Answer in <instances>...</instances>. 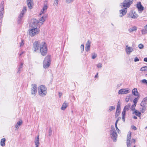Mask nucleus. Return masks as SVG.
<instances>
[{
	"instance_id": "28",
	"label": "nucleus",
	"mask_w": 147,
	"mask_h": 147,
	"mask_svg": "<svg viewBox=\"0 0 147 147\" xmlns=\"http://www.w3.org/2000/svg\"><path fill=\"white\" fill-rule=\"evenodd\" d=\"M138 17V16L137 15L135 14V13L131 14V16H130L131 17L134 19Z\"/></svg>"
},
{
	"instance_id": "57",
	"label": "nucleus",
	"mask_w": 147,
	"mask_h": 147,
	"mask_svg": "<svg viewBox=\"0 0 147 147\" xmlns=\"http://www.w3.org/2000/svg\"><path fill=\"white\" fill-rule=\"evenodd\" d=\"M22 18H18V22L19 23H21L22 22Z\"/></svg>"
},
{
	"instance_id": "41",
	"label": "nucleus",
	"mask_w": 147,
	"mask_h": 147,
	"mask_svg": "<svg viewBox=\"0 0 147 147\" xmlns=\"http://www.w3.org/2000/svg\"><path fill=\"white\" fill-rule=\"evenodd\" d=\"M130 97V96H126L125 98V101L126 102H128L129 100Z\"/></svg>"
},
{
	"instance_id": "3",
	"label": "nucleus",
	"mask_w": 147,
	"mask_h": 147,
	"mask_svg": "<svg viewBox=\"0 0 147 147\" xmlns=\"http://www.w3.org/2000/svg\"><path fill=\"white\" fill-rule=\"evenodd\" d=\"M42 42L36 41L33 44V50L34 52H36L37 51H39L40 48L42 46Z\"/></svg>"
},
{
	"instance_id": "53",
	"label": "nucleus",
	"mask_w": 147,
	"mask_h": 147,
	"mask_svg": "<svg viewBox=\"0 0 147 147\" xmlns=\"http://www.w3.org/2000/svg\"><path fill=\"white\" fill-rule=\"evenodd\" d=\"M24 44V43H23V40H22L21 42L20 43V47H22L23 46Z\"/></svg>"
},
{
	"instance_id": "22",
	"label": "nucleus",
	"mask_w": 147,
	"mask_h": 147,
	"mask_svg": "<svg viewBox=\"0 0 147 147\" xmlns=\"http://www.w3.org/2000/svg\"><path fill=\"white\" fill-rule=\"evenodd\" d=\"M141 32L142 34L147 33V24L144 26V28L142 30Z\"/></svg>"
},
{
	"instance_id": "34",
	"label": "nucleus",
	"mask_w": 147,
	"mask_h": 147,
	"mask_svg": "<svg viewBox=\"0 0 147 147\" xmlns=\"http://www.w3.org/2000/svg\"><path fill=\"white\" fill-rule=\"evenodd\" d=\"M136 104H134L131 107L130 109L132 111H134L135 110V107L136 106Z\"/></svg>"
},
{
	"instance_id": "23",
	"label": "nucleus",
	"mask_w": 147,
	"mask_h": 147,
	"mask_svg": "<svg viewBox=\"0 0 147 147\" xmlns=\"http://www.w3.org/2000/svg\"><path fill=\"white\" fill-rule=\"evenodd\" d=\"M23 64V63H20V64L19 66L18 69V71H17V73H18L20 74V73L21 71H22V68Z\"/></svg>"
},
{
	"instance_id": "21",
	"label": "nucleus",
	"mask_w": 147,
	"mask_h": 147,
	"mask_svg": "<svg viewBox=\"0 0 147 147\" xmlns=\"http://www.w3.org/2000/svg\"><path fill=\"white\" fill-rule=\"evenodd\" d=\"M130 106L131 105L129 104H128L127 105L124 107L123 111H125V112L126 111H128L129 109L130 108Z\"/></svg>"
},
{
	"instance_id": "43",
	"label": "nucleus",
	"mask_w": 147,
	"mask_h": 147,
	"mask_svg": "<svg viewBox=\"0 0 147 147\" xmlns=\"http://www.w3.org/2000/svg\"><path fill=\"white\" fill-rule=\"evenodd\" d=\"M138 47L140 49H142L144 48V45L142 44H140L138 45Z\"/></svg>"
},
{
	"instance_id": "60",
	"label": "nucleus",
	"mask_w": 147,
	"mask_h": 147,
	"mask_svg": "<svg viewBox=\"0 0 147 147\" xmlns=\"http://www.w3.org/2000/svg\"><path fill=\"white\" fill-rule=\"evenodd\" d=\"M59 97H60L62 95V93L59 92Z\"/></svg>"
},
{
	"instance_id": "55",
	"label": "nucleus",
	"mask_w": 147,
	"mask_h": 147,
	"mask_svg": "<svg viewBox=\"0 0 147 147\" xmlns=\"http://www.w3.org/2000/svg\"><path fill=\"white\" fill-rule=\"evenodd\" d=\"M120 119H121V117H119L117 118V120H116V122H115V124H117L118 121L119 120H120Z\"/></svg>"
},
{
	"instance_id": "27",
	"label": "nucleus",
	"mask_w": 147,
	"mask_h": 147,
	"mask_svg": "<svg viewBox=\"0 0 147 147\" xmlns=\"http://www.w3.org/2000/svg\"><path fill=\"white\" fill-rule=\"evenodd\" d=\"M130 140H127V147H131V143Z\"/></svg>"
},
{
	"instance_id": "20",
	"label": "nucleus",
	"mask_w": 147,
	"mask_h": 147,
	"mask_svg": "<svg viewBox=\"0 0 147 147\" xmlns=\"http://www.w3.org/2000/svg\"><path fill=\"white\" fill-rule=\"evenodd\" d=\"M137 27L135 26H134L129 28L128 29V31L129 33H131L134 31H136L137 30Z\"/></svg>"
},
{
	"instance_id": "36",
	"label": "nucleus",
	"mask_w": 147,
	"mask_h": 147,
	"mask_svg": "<svg viewBox=\"0 0 147 147\" xmlns=\"http://www.w3.org/2000/svg\"><path fill=\"white\" fill-rule=\"evenodd\" d=\"M131 138V133L130 132L129 134H128L127 136V140H130Z\"/></svg>"
},
{
	"instance_id": "59",
	"label": "nucleus",
	"mask_w": 147,
	"mask_h": 147,
	"mask_svg": "<svg viewBox=\"0 0 147 147\" xmlns=\"http://www.w3.org/2000/svg\"><path fill=\"white\" fill-rule=\"evenodd\" d=\"M19 125H18V124H16L15 125V127L16 128V129H18L19 128Z\"/></svg>"
},
{
	"instance_id": "54",
	"label": "nucleus",
	"mask_w": 147,
	"mask_h": 147,
	"mask_svg": "<svg viewBox=\"0 0 147 147\" xmlns=\"http://www.w3.org/2000/svg\"><path fill=\"white\" fill-rule=\"evenodd\" d=\"M142 82L144 84L146 83L147 82V81L146 79H143L142 80Z\"/></svg>"
},
{
	"instance_id": "16",
	"label": "nucleus",
	"mask_w": 147,
	"mask_h": 147,
	"mask_svg": "<svg viewBox=\"0 0 147 147\" xmlns=\"http://www.w3.org/2000/svg\"><path fill=\"white\" fill-rule=\"evenodd\" d=\"M27 4L30 9H31L32 8L34 5L32 0H27Z\"/></svg>"
},
{
	"instance_id": "42",
	"label": "nucleus",
	"mask_w": 147,
	"mask_h": 147,
	"mask_svg": "<svg viewBox=\"0 0 147 147\" xmlns=\"http://www.w3.org/2000/svg\"><path fill=\"white\" fill-rule=\"evenodd\" d=\"M138 101V99L137 98H135L133 100V102L134 104H136Z\"/></svg>"
},
{
	"instance_id": "44",
	"label": "nucleus",
	"mask_w": 147,
	"mask_h": 147,
	"mask_svg": "<svg viewBox=\"0 0 147 147\" xmlns=\"http://www.w3.org/2000/svg\"><path fill=\"white\" fill-rule=\"evenodd\" d=\"M97 56L96 54L95 53L92 54V58L93 59H95Z\"/></svg>"
},
{
	"instance_id": "7",
	"label": "nucleus",
	"mask_w": 147,
	"mask_h": 147,
	"mask_svg": "<svg viewBox=\"0 0 147 147\" xmlns=\"http://www.w3.org/2000/svg\"><path fill=\"white\" fill-rule=\"evenodd\" d=\"M40 30L37 28H32L29 30V34L30 36L32 37L39 33Z\"/></svg>"
},
{
	"instance_id": "26",
	"label": "nucleus",
	"mask_w": 147,
	"mask_h": 147,
	"mask_svg": "<svg viewBox=\"0 0 147 147\" xmlns=\"http://www.w3.org/2000/svg\"><path fill=\"white\" fill-rule=\"evenodd\" d=\"M5 138H3L1 139V140L0 144L1 146H4L5 145Z\"/></svg>"
},
{
	"instance_id": "62",
	"label": "nucleus",
	"mask_w": 147,
	"mask_h": 147,
	"mask_svg": "<svg viewBox=\"0 0 147 147\" xmlns=\"http://www.w3.org/2000/svg\"><path fill=\"white\" fill-rule=\"evenodd\" d=\"M132 140L133 141V142L134 143H135L136 142V140H135V139H132Z\"/></svg>"
},
{
	"instance_id": "35",
	"label": "nucleus",
	"mask_w": 147,
	"mask_h": 147,
	"mask_svg": "<svg viewBox=\"0 0 147 147\" xmlns=\"http://www.w3.org/2000/svg\"><path fill=\"white\" fill-rule=\"evenodd\" d=\"M96 66L98 68H101L102 67V64L101 63H99L96 65Z\"/></svg>"
},
{
	"instance_id": "49",
	"label": "nucleus",
	"mask_w": 147,
	"mask_h": 147,
	"mask_svg": "<svg viewBox=\"0 0 147 147\" xmlns=\"http://www.w3.org/2000/svg\"><path fill=\"white\" fill-rule=\"evenodd\" d=\"M139 60V59L137 57H136L134 59V61L135 62H137Z\"/></svg>"
},
{
	"instance_id": "9",
	"label": "nucleus",
	"mask_w": 147,
	"mask_h": 147,
	"mask_svg": "<svg viewBox=\"0 0 147 147\" xmlns=\"http://www.w3.org/2000/svg\"><path fill=\"white\" fill-rule=\"evenodd\" d=\"M44 5L39 15L41 16L42 14H43L46 11V10L48 8L47 2L45 1L44 3Z\"/></svg>"
},
{
	"instance_id": "13",
	"label": "nucleus",
	"mask_w": 147,
	"mask_h": 147,
	"mask_svg": "<svg viewBox=\"0 0 147 147\" xmlns=\"http://www.w3.org/2000/svg\"><path fill=\"white\" fill-rule=\"evenodd\" d=\"M117 106V107L115 115L116 117H117L119 115V112L120 111V102L119 101L118 102Z\"/></svg>"
},
{
	"instance_id": "12",
	"label": "nucleus",
	"mask_w": 147,
	"mask_h": 147,
	"mask_svg": "<svg viewBox=\"0 0 147 147\" xmlns=\"http://www.w3.org/2000/svg\"><path fill=\"white\" fill-rule=\"evenodd\" d=\"M32 87L31 94L32 95H35L37 92V86L36 84H32Z\"/></svg>"
},
{
	"instance_id": "25",
	"label": "nucleus",
	"mask_w": 147,
	"mask_h": 147,
	"mask_svg": "<svg viewBox=\"0 0 147 147\" xmlns=\"http://www.w3.org/2000/svg\"><path fill=\"white\" fill-rule=\"evenodd\" d=\"M132 94L135 96H137L138 94V92L137 91V89L134 88L132 90Z\"/></svg>"
},
{
	"instance_id": "38",
	"label": "nucleus",
	"mask_w": 147,
	"mask_h": 147,
	"mask_svg": "<svg viewBox=\"0 0 147 147\" xmlns=\"http://www.w3.org/2000/svg\"><path fill=\"white\" fill-rule=\"evenodd\" d=\"M123 89H121L119 91L118 93L119 94H123Z\"/></svg>"
},
{
	"instance_id": "45",
	"label": "nucleus",
	"mask_w": 147,
	"mask_h": 147,
	"mask_svg": "<svg viewBox=\"0 0 147 147\" xmlns=\"http://www.w3.org/2000/svg\"><path fill=\"white\" fill-rule=\"evenodd\" d=\"M74 0H66V2L67 3H69L73 2Z\"/></svg>"
},
{
	"instance_id": "52",
	"label": "nucleus",
	"mask_w": 147,
	"mask_h": 147,
	"mask_svg": "<svg viewBox=\"0 0 147 147\" xmlns=\"http://www.w3.org/2000/svg\"><path fill=\"white\" fill-rule=\"evenodd\" d=\"M147 100V98H144L142 101V102H146V100Z\"/></svg>"
},
{
	"instance_id": "61",
	"label": "nucleus",
	"mask_w": 147,
	"mask_h": 147,
	"mask_svg": "<svg viewBox=\"0 0 147 147\" xmlns=\"http://www.w3.org/2000/svg\"><path fill=\"white\" fill-rule=\"evenodd\" d=\"M144 61L147 62V57L145 58L144 59Z\"/></svg>"
},
{
	"instance_id": "18",
	"label": "nucleus",
	"mask_w": 147,
	"mask_h": 147,
	"mask_svg": "<svg viewBox=\"0 0 147 147\" xmlns=\"http://www.w3.org/2000/svg\"><path fill=\"white\" fill-rule=\"evenodd\" d=\"M34 143L36 145L35 147H38L39 144V136L38 135L37 138H35Z\"/></svg>"
},
{
	"instance_id": "19",
	"label": "nucleus",
	"mask_w": 147,
	"mask_h": 147,
	"mask_svg": "<svg viewBox=\"0 0 147 147\" xmlns=\"http://www.w3.org/2000/svg\"><path fill=\"white\" fill-rule=\"evenodd\" d=\"M68 105V103L66 102L65 101L63 104L61 109L63 110H64Z\"/></svg>"
},
{
	"instance_id": "32",
	"label": "nucleus",
	"mask_w": 147,
	"mask_h": 147,
	"mask_svg": "<svg viewBox=\"0 0 147 147\" xmlns=\"http://www.w3.org/2000/svg\"><path fill=\"white\" fill-rule=\"evenodd\" d=\"M123 91L124 92L123 93L124 94H126L129 93L130 91L127 89H123Z\"/></svg>"
},
{
	"instance_id": "31",
	"label": "nucleus",
	"mask_w": 147,
	"mask_h": 147,
	"mask_svg": "<svg viewBox=\"0 0 147 147\" xmlns=\"http://www.w3.org/2000/svg\"><path fill=\"white\" fill-rule=\"evenodd\" d=\"M147 70V66H146L142 67L140 69V71H146Z\"/></svg>"
},
{
	"instance_id": "56",
	"label": "nucleus",
	"mask_w": 147,
	"mask_h": 147,
	"mask_svg": "<svg viewBox=\"0 0 147 147\" xmlns=\"http://www.w3.org/2000/svg\"><path fill=\"white\" fill-rule=\"evenodd\" d=\"M81 49H82V51H84V45L83 44H82L81 46Z\"/></svg>"
},
{
	"instance_id": "63",
	"label": "nucleus",
	"mask_w": 147,
	"mask_h": 147,
	"mask_svg": "<svg viewBox=\"0 0 147 147\" xmlns=\"http://www.w3.org/2000/svg\"><path fill=\"white\" fill-rule=\"evenodd\" d=\"M133 118H134L135 119H137V117L136 116H134L133 117Z\"/></svg>"
},
{
	"instance_id": "29",
	"label": "nucleus",
	"mask_w": 147,
	"mask_h": 147,
	"mask_svg": "<svg viewBox=\"0 0 147 147\" xmlns=\"http://www.w3.org/2000/svg\"><path fill=\"white\" fill-rule=\"evenodd\" d=\"M27 7H24L21 13L24 14L26 11Z\"/></svg>"
},
{
	"instance_id": "33",
	"label": "nucleus",
	"mask_w": 147,
	"mask_h": 147,
	"mask_svg": "<svg viewBox=\"0 0 147 147\" xmlns=\"http://www.w3.org/2000/svg\"><path fill=\"white\" fill-rule=\"evenodd\" d=\"M115 109V107L114 106H111L109 107L108 111L109 112Z\"/></svg>"
},
{
	"instance_id": "5",
	"label": "nucleus",
	"mask_w": 147,
	"mask_h": 147,
	"mask_svg": "<svg viewBox=\"0 0 147 147\" xmlns=\"http://www.w3.org/2000/svg\"><path fill=\"white\" fill-rule=\"evenodd\" d=\"M51 62L50 57L49 56H47L45 58L43 62V66L45 68H48L50 65Z\"/></svg>"
},
{
	"instance_id": "10",
	"label": "nucleus",
	"mask_w": 147,
	"mask_h": 147,
	"mask_svg": "<svg viewBox=\"0 0 147 147\" xmlns=\"http://www.w3.org/2000/svg\"><path fill=\"white\" fill-rule=\"evenodd\" d=\"M40 16V18L38 21V23L39 24V25L40 26L43 24V22L47 18V16L45 15L42 16V15L41 16Z\"/></svg>"
},
{
	"instance_id": "24",
	"label": "nucleus",
	"mask_w": 147,
	"mask_h": 147,
	"mask_svg": "<svg viewBox=\"0 0 147 147\" xmlns=\"http://www.w3.org/2000/svg\"><path fill=\"white\" fill-rule=\"evenodd\" d=\"M133 113L135 114L138 117H140L141 115V113L136 110H135Z\"/></svg>"
},
{
	"instance_id": "11",
	"label": "nucleus",
	"mask_w": 147,
	"mask_h": 147,
	"mask_svg": "<svg viewBox=\"0 0 147 147\" xmlns=\"http://www.w3.org/2000/svg\"><path fill=\"white\" fill-rule=\"evenodd\" d=\"M136 7L140 13H141L143 10L144 9V7L141 5L140 2L137 3L136 4Z\"/></svg>"
},
{
	"instance_id": "39",
	"label": "nucleus",
	"mask_w": 147,
	"mask_h": 147,
	"mask_svg": "<svg viewBox=\"0 0 147 147\" xmlns=\"http://www.w3.org/2000/svg\"><path fill=\"white\" fill-rule=\"evenodd\" d=\"M90 46H86V47H85L86 51H88L90 50Z\"/></svg>"
},
{
	"instance_id": "51",
	"label": "nucleus",
	"mask_w": 147,
	"mask_h": 147,
	"mask_svg": "<svg viewBox=\"0 0 147 147\" xmlns=\"http://www.w3.org/2000/svg\"><path fill=\"white\" fill-rule=\"evenodd\" d=\"M117 124H115V127L117 131L118 132V133H119V131L120 130L117 127Z\"/></svg>"
},
{
	"instance_id": "47",
	"label": "nucleus",
	"mask_w": 147,
	"mask_h": 147,
	"mask_svg": "<svg viewBox=\"0 0 147 147\" xmlns=\"http://www.w3.org/2000/svg\"><path fill=\"white\" fill-rule=\"evenodd\" d=\"M24 14L21 13H20V14L19 16V17L18 18H22L23 17V15H24Z\"/></svg>"
},
{
	"instance_id": "58",
	"label": "nucleus",
	"mask_w": 147,
	"mask_h": 147,
	"mask_svg": "<svg viewBox=\"0 0 147 147\" xmlns=\"http://www.w3.org/2000/svg\"><path fill=\"white\" fill-rule=\"evenodd\" d=\"M132 129L134 130H136L137 129V128L135 126L133 125L131 126Z\"/></svg>"
},
{
	"instance_id": "46",
	"label": "nucleus",
	"mask_w": 147,
	"mask_h": 147,
	"mask_svg": "<svg viewBox=\"0 0 147 147\" xmlns=\"http://www.w3.org/2000/svg\"><path fill=\"white\" fill-rule=\"evenodd\" d=\"M59 0H55L54 4L56 5L57 6L58 4V2Z\"/></svg>"
},
{
	"instance_id": "40",
	"label": "nucleus",
	"mask_w": 147,
	"mask_h": 147,
	"mask_svg": "<svg viewBox=\"0 0 147 147\" xmlns=\"http://www.w3.org/2000/svg\"><path fill=\"white\" fill-rule=\"evenodd\" d=\"M91 43V42L89 40H88L86 44V46H90V44Z\"/></svg>"
},
{
	"instance_id": "4",
	"label": "nucleus",
	"mask_w": 147,
	"mask_h": 147,
	"mask_svg": "<svg viewBox=\"0 0 147 147\" xmlns=\"http://www.w3.org/2000/svg\"><path fill=\"white\" fill-rule=\"evenodd\" d=\"M111 137L114 142H116L117 134L113 126H111V130L110 131Z\"/></svg>"
},
{
	"instance_id": "30",
	"label": "nucleus",
	"mask_w": 147,
	"mask_h": 147,
	"mask_svg": "<svg viewBox=\"0 0 147 147\" xmlns=\"http://www.w3.org/2000/svg\"><path fill=\"white\" fill-rule=\"evenodd\" d=\"M122 119L123 120V121H125V111H122Z\"/></svg>"
},
{
	"instance_id": "48",
	"label": "nucleus",
	"mask_w": 147,
	"mask_h": 147,
	"mask_svg": "<svg viewBox=\"0 0 147 147\" xmlns=\"http://www.w3.org/2000/svg\"><path fill=\"white\" fill-rule=\"evenodd\" d=\"M22 121H18L17 122V124H18L19 126L21 124H22Z\"/></svg>"
},
{
	"instance_id": "50",
	"label": "nucleus",
	"mask_w": 147,
	"mask_h": 147,
	"mask_svg": "<svg viewBox=\"0 0 147 147\" xmlns=\"http://www.w3.org/2000/svg\"><path fill=\"white\" fill-rule=\"evenodd\" d=\"M52 130L50 128L49 129V136H51V134H52Z\"/></svg>"
},
{
	"instance_id": "8",
	"label": "nucleus",
	"mask_w": 147,
	"mask_h": 147,
	"mask_svg": "<svg viewBox=\"0 0 147 147\" xmlns=\"http://www.w3.org/2000/svg\"><path fill=\"white\" fill-rule=\"evenodd\" d=\"M31 25L32 28H37V26H40L39 24L38 21L35 19L31 20Z\"/></svg>"
},
{
	"instance_id": "37",
	"label": "nucleus",
	"mask_w": 147,
	"mask_h": 147,
	"mask_svg": "<svg viewBox=\"0 0 147 147\" xmlns=\"http://www.w3.org/2000/svg\"><path fill=\"white\" fill-rule=\"evenodd\" d=\"M4 2L3 1H2L1 3L0 9L3 8L4 9Z\"/></svg>"
},
{
	"instance_id": "2",
	"label": "nucleus",
	"mask_w": 147,
	"mask_h": 147,
	"mask_svg": "<svg viewBox=\"0 0 147 147\" xmlns=\"http://www.w3.org/2000/svg\"><path fill=\"white\" fill-rule=\"evenodd\" d=\"M42 46L40 48L39 51L42 55L45 56L47 52V45L46 43L44 42H42Z\"/></svg>"
},
{
	"instance_id": "15",
	"label": "nucleus",
	"mask_w": 147,
	"mask_h": 147,
	"mask_svg": "<svg viewBox=\"0 0 147 147\" xmlns=\"http://www.w3.org/2000/svg\"><path fill=\"white\" fill-rule=\"evenodd\" d=\"M125 51L127 54H129L134 51V49L131 47H128V45H127L126 47Z\"/></svg>"
},
{
	"instance_id": "64",
	"label": "nucleus",
	"mask_w": 147,
	"mask_h": 147,
	"mask_svg": "<svg viewBox=\"0 0 147 147\" xmlns=\"http://www.w3.org/2000/svg\"><path fill=\"white\" fill-rule=\"evenodd\" d=\"M23 53V52H22L21 53H20L19 55L20 56H21V55Z\"/></svg>"
},
{
	"instance_id": "17",
	"label": "nucleus",
	"mask_w": 147,
	"mask_h": 147,
	"mask_svg": "<svg viewBox=\"0 0 147 147\" xmlns=\"http://www.w3.org/2000/svg\"><path fill=\"white\" fill-rule=\"evenodd\" d=\"M127 12V9L126 8L123 9L119 11V12L121 14L120 17H122L125 15Z\"/></svg>"
},
{
	"instance_id": "1",
	"label": "nucleus",
	"mask_w": 147,
	"mask_h": 147,
	"mask_svg": "<svg viewBox=\"0 0 147 147\" xmlns=\"http://www.w3.org/2000/svg\"><path fill=\"white\" fill-rule=\"evenodd\" d=\"M38 93L40 96L44 97L47 93V88L44 85H41L38 88Z\"/></svg>"
},
{
	"instance_id": "14",
	"label": "nucleus",
	"mask_w": 147,
	"mask_h": 147,
	"mask_svg": "<svg viewBox=\"0 0 147 147\" xmlns=\"http://www.w3.org/2000/svg\"><path fill=\"white\" fill-rule=\"evenodd\" d=\"M146 102H141L140 103V105L142 107L141 109V111L142 113H144L146 109Z\"/></svg>"
},
{
	"instance_id": "6",
	"label": "nucleus",
	"mask_w": 147,
	"mask_h": 147,
	"mask_svg": "<svg viewBox=\"0 0 147 147\" xmlns=\"http://www.w3.org/2000/svg\"><path fill=\"white\" fill-rule=\"evenodd\" d=\"M132 3V2L130 0H125L123 2L120 4V6L122 8L123 7L124 8L129 7L131 5Z\"/></svg>"
}]
</instances>
